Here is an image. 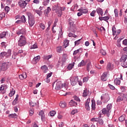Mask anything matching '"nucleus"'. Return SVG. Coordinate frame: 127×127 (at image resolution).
Listing matches in <instances>:
<instances>
[{
  "mask_svg": "<svg viewBox=\"0 0 127 127\" xmlns=\"http://www.w3.org/2000/svg\"><path fill=\"white\" fill-rule=\"evenodd\" d=\"M53 11L55 10L56 13L58 14V16H61L62 15V12L60 10V4L58 3H56L53 5L52 8Z\"/></svg>",
  "mask_w": 127,
  "mask_h": 127,
  "instance_id": "obj_1",
  "label": "nucleus"
},
{
  "mask_svg": "<svg viewBox=\"0 0 127 127\" xmlns=\"http://www.w3.org/2000/svg\"><path fill=\"white\" fill-rule=\"evenodd\" d=\"M27 15L28 17V22L30 27H32L33 25H34L35 23V19H34V16L31 13L28 12Z\"/></svg>",
  "mask_w": 127,
  "mask_h": 127,
  "instance_id": "obj_2",
  "label": "nucleus"
},
{
  "mask_svg": "<svg viewBox=\"0 0 127 127\" xmlns=\"http://www.w3.org/2000/svg\"><path fill=\"white\" fill-rule=\"evenodd\" d=\"M27 43L26 38L24 35H21L19 38V40L18 41V45L20 47H22L24 46Z\"/></svg>",
  "mask_w": 127,
  "mask_h": 127,
  "instance_id": "obj_3",
  "label": "nucleus"
},
{
  "mask_svg": "<svg viewBox=\"0 0 127 127\" xmlns=\"http://www.w3.org/2000/svg\"><path fill=\"white\" fill-rule=\"evenodd\" d=\"M10 66H11V62H5L2 63L0 67V72H1V71H6Z\"/></svg>",
  "mask_w": 127,
  "mask_h": 127,
  "instance_id": "obj_4",
  "label": "nucleus"
},
{
  "mask_svg": "<svg viewBox=\"0 0 127 127\" xmlns=\"http://www.w3.org/2000/svg\"><path fill=\"white\" fill-rule=\"evenodd\" d=\"M70 83L72 86H75L78 84V82H79V77L78 76H73L70 77Z\"/></svg>",
  "mask_w": 127,
  "mask_h": 127,
  "instance_id": "obj_5",
  "label": "nucleus"
},
{
  "mask_svg": "<svg viewBox=\"0 0 127 127\" xmlns=\"http://www.w3.org/2000/svg\"><path fill=\"white\" fill-rule=\"evenodd\" d=\"M101 101H103L104 103H108L110 100V95L108 94H103L101 96Z\"/></svg>",
  "mask_w": 127,
  "mask_h": 127,
  "instance_id": "obj_6",
  "label": "nucleus"
},
{
  "mask_svg": "<svg viewBox=\"0 0 127 127\" xmlns=\"http://www.w3.org/2000/svg\"><path fill=\"white\" fill-rule=\"evenodd\" d=\"M121 30L120 29L117 30L116 28V26L113 25L112 27V32H113V35L115 36V35H119L120 33L121 32Z\"/></svg>",
  "mask_w": 127,
  "mask_h": 127,
  "instance_id": "obj_7",
  "label": "nucleus"
},
{
  "mask_svg": "<svg viewBox=\"0 0 127 127\" xmlns=\"http://www.w3.org/2000/svg\"><path fill=\"white\" fill-rule=\"evenodd\" d=\"M19 6H20L22 8H24L25 6H26V5L27 4V3L25 1L23 0H20L18 2Z\"/></svg>",
  "mask_w": 127,
  "mask_h": 127,
  "instance_id": "obj_8",
  "label": "nucleus"
},
{
  "mask_svg": "<svg viewBox=\"0 0 127 127\" xmlns=\"http://www.w3.org/2000/svg\"><path fill=\"white\" fill-rule=\"evenodd\" d=\"M91 101V98H88L85 103V107L86 110L87 111H90V105H89V104H90V101Z\"/></svg>",
  "mask_w": 127,
  "mask_h": 127,
  "instance_id": "obj_9",
  "label": "nucleus"
},
{
  "mask_svg": "<svg viewBox=\"0 0 127 127\" xmlns=\"http://www.w3.org/2000/svg\"><path fill=\"white\" fill-rule=\"evenodd\" d=\"M107 77H108V72H105L103 73L101 77V80L102 81H106L107 80Z\"/></svg>",
  "mask_w": 127,
  "mask_h": 127,
  "instance_id": "obj_10",
  "label": "nucleus"
},
{
  "mask_svg": "<svg viewBox=\"0 0 127 127\" xmlns=\"http://www.w3.org/2000/svg\"><path fill=\"white\" fill-rule=\"evenodd\" d=\"M16 34L18 35L19 36H21V35H24V34H25V30L24 29H22L20 30H18L16 31Z\"/></svg>",
  "mask_w": 127,
  "mask_h": 127,
  "instance_id": "obj_11",
  "label": "nucleus"
},
{
  "mask_svg": "<svg viewBox=\"0 0 127 127\" xmlns=\"http://www.w3.org/2000/svg\"><path fill=\"white\" fill-rule=\"evenodd\" d=\"M96 12L98 13V15H101V16H103V15L104 14L103 9L100 7H98L96 9Z\"/></svg>",
  "mask_w": 127,
  "mask_h": 127,
  "instance_id": "obj_12",
  "label": "nucleus"
},
{
  "mask_svg": "<svg viewBox=\"0 0 127 127\" xmlns=\"http://www.w3.org/2000/svg\"><path fill=\"white\" fill-rule=\"evenodd\" d=\"M39 116H41L42 122L45 120V115H44V112L43 111H41L39 112Z\"/></svg>",
  "mask_w": 127,
  "mask_h": 127,
  "instance_id": "obj_13",
  "label": "nucleus"
},
{
  "mask_svg": "<svg viewBox=\"0 0 127 127\" xmlns=\"http://www.w3.org/2000/svg\"><path fill=\"white\" fill-rule=\"evenodd\" d=\"M68 24H69L70 28H74L75 27V24H74V22L73 21V20H72V18L69 19Z\"/></svg>",
  "mask_w": 127,
  "mask_h": 127,
  "instance_id": "obj_14",
  "label": "nucleus"
},
{
  "mask_svg": "<svg viewBox=\"0 0 127 127\" xmlns=\"http://www.w3.org/2000/svg\"><path fill=\"white\" fill-rule=\"evenodd\" d=\"M77 102L72 100L69 102V105L70 106V107H77Z\"/></svg>",
  "mask_w": 127,
  "mask_h": 127,
  "instance_id": "obj_15",
  "label": "nucleus"
},
{
  "mask_svg": "<svg viewBox=\"0 0 127 127\" xmlns=\"http://www.w3.org/2000/svg\"><path fill=\"white\" fill-rule=\"evenodd\" d=\"M110 113L111 112L109 111V110H107V109L104 108L102 109V114H103L104 115L106 114L107 115V117H109Z\"/></svg>",
  "mask_w": 127,
  "mask_h": 127,
  "instance_id": "obj_16",
  "label": "nucleus"
},
{
  "mask_svg": "<svg viewBox=\"0 0 127 127\" xmlns=\"http://www.w3.org/2000/svg\"><path fill=\"white\" fill-rule=\"evenodd\" d=\"M50 11H51V8H50V7H48L44 12L45 16L48 17V15L49 14V12H50Z\"/></svg>",
  "mask_w": 127,
  "mask_h": 127,
  "instance_id": "obj_17",
  "label": "nucleus"
},
{
  "mask_svg": "<svg viewBox=\"0 0 127 127\" xmlns=\"http://www.w3.org/2000/svg\"><path fill=\"white\" fill-rule=\"evenodd\" d=\"M125 97H127V95H125L124 94H123V96H119L117 98V102H122V101L124 100V98Z\"/></svg>",
  "mask_w": 127,
  "mask_h": 127,
  "instance_id": "obj_18",
  "label": "nucleus"
},
{
  "mask_svg": "<svg viewBox=\"0 0 127 127\" xmlns=\"http://www.w3.org/2000/svg\"><path fill=\"white\" fill-rule=\"evenodd\" d=\"M27 75L26 72L23 73L22 74L19 75V78L20 80H23L24 79H26Z\"/></svg>",
  "mask_w": 127,
  "mask_h": 127,
  "instance_id": "obj_19",
  "label": "nucleus"
},
{
  "mask_svg": "<svg viewBox=\"0 0 127 127\" xmlns=\"http://www.w3.org/2000/svg\"><path fill=\"white\" fill-rule=\"evenodd\" d=\"M61 87L63 92H64V91H66V90H67V85L65 83H62V82H61Z\"/></svg>",
  "mask_w": 127,
  "mask_h": 127,
  "instance_id": "obj_20",
  "label": "nucleus"
},
{
  "mask_svg": "<svg viewBox=\"0 0 127 127\" xmlns=\"http://www.w3.org/2000/svg\"><path fill=\"white\" fill-rule=\"evenodd\" d=\"M114 69V65L111 63H108L107 65V70L110 71V70H113Z\"/></svg>",
  "mask_w": 127,
  "mask_h": 127,
  "instance_id": "obj_21",
  "label": "nucleus"
},
{
  "mask_svg": "<svg viewBox=\"0 0 127 127\" xmlns=\"http://www.w3.org/2000/svg\"><path fill=\"white\" fill-rule=\"evenodd\" d=\"M56 90H61V81H58L56 83L55 87Z\"/></svg>",
  "mask_w": 127,
  "mask_h": 127,
  "instance_id": "obj_22",
  "label": "nucleus"
},
{
  "mask_svg": "<svg viewBox=\"0 0 127 127\" xmlns=\"http://www.w3.org/2000/svg\"><path fill=\"white\" fill-rule=\"evenodd\" d=\"M78 11L80 12H82V13H88V9L84 8H81L78 10Z\"/></svg>",
  "mask_w": 127,
  "mask_h": 127,
  "instance_id": "obj_23",
  "label": "nucleus"
},
{
  "mask_svg": "<svg viewBox=\"0 0 127 127\" xmlns=\"http://www.w3.org/2000/svg\"><path fill=\"white\" fill-rule=\"evenodd\" d=\"M41 68L42 69L44 73H47V71H48V67L46 65L42 66Z\"/></svg>",
  "mask_w": 127,
  "mask_h": 127,
  "instance_id": "obj_24",
  "label": "nucleus"
},
{
  "mask_svg": "<svg viewBox=\"0 0 127 127\" xmlns=\"http://www.w3.org/2000/svg\"><path fill=\"white\" fill-rule=\"evenodd\" d=\"M87 64V62H85L84 60H82L81 62L78 64V67H83Z\"/></svg>",
  "mask_w": 127,
  "mask_h": 127,
  "instance_id": "obj_25",
  "label": "nucleus"
},
{
  "mask_svg": "<svg viewBox=\"0 0 127 127\" xmlns=\"http://www.w3.org/2000/svg\"><path fill=\"white\" fill-rule=\"evenodd\" d=\"M127 59V55H124L122 56L120 61L121 62H126Z\"/></svg>",
  "mask_w": 127,
  "mask_h": 127,
  "instance_id": "obj_26",
  "label": "nucleus"
},
{
  "mask_svg": "<svg viewBox=\"0 0 127 127\" xmlns=\"http://www.w3.org/2000/svg\"><path fill=\"white\" fill-rule=\"evenodd\" d=\"M89 94V90L87 89V88H85L84 90H83V92L82 94V96L83 97H87L88 96V94Z\"/></svg>",
  "mask_w": 127,
  "mask_h": 127,
  "instance_id": "obj_27",
  "label": "nucleus"
},
{
  "mask_svg": "<svg viewBox=\"0 0 127 127\" xmlns=\"http://www.w3.org/2000/svg\"><path fill=\"white\" fill-rule=\"evenodd\" d=\"M60 107L61 108H62L63 109H64V108H66L67 106V104L65 102H61L59 104Z\"/></svg>",
  "mask_w": 127,
  "mask_h": 127,
  "instance_id": "obj_28",
  "label": "nucleus"
},
{
  "mask_svg": "<svg viewBox=\"0 0 127 127\" xmlns=\"http://www.w3.org/2000/svg\"><path fill=\"white\" fill-rule=\"evenodd\" d=\"M91 102H92V104H91L92 110H93V111H95V110H96V103L95 102V100H92Z\"/></svg>",
  "mask_w": 127,
  "mask_h": 127,
  "instance_id": "obj_29",
  "label": "nucleus"
},
{
  "mask_svg": "<svg viewBox=\"0 0 127 127\" xmlns=\"http://www.w3.org/2000/svg\"><path fill=\"white\" fill-rule=\"evenodd\" d=\"M114 84L117 85H119L121 84V80H120V78H116L114 80Z\"/></svg>",
  "mask_w": 127,
  "mask_h": 127,
  "instance_id": "obj_30",
  "label": "nucleus"
},
{
  "mask_svg": "<svg viewBox=\"0 0 127 127\" xmlns=\"http://www.w3.org/2000/svg\"><path fill=\"white\" fill-rule=\"evenodd\" d=\"M57 53H61L63 51V48L62 46H59L57 47Z\"/></svg>",
  "mask_w": 127,
  "mask_h": 127,
  "instance_id": "obj_31",
  "label": "nucleus"
},
{
  "mask_svg": "<svg viewBox=\"0 0 127 127\" xmlns=\"http://www.w3.org/2000/svg\"><path fill=\"white\" fill-rule=\"evenodd\" d=\"M52 55H49L48 56L45 55L43 57V59H44V60H49L51 58H52Z\"/></svg>",
  "mask_w": 127,
  "mask_h": 127,
  "instance_id": "obj_32",
  "label": "nucleus"
},
{
  "mask_svg": "<svg viewBox=\"0 0 127 127\" xmlns=\"http://www.w3.org/2000/svg\"><path fill=\"white\" fill-rule=\"evenodd\" d=\"M6 90V86L5 84H3L0 87V91H3V92H5Z\"/></svg>",
  "mask_w": 127,
  "mask_h": 127,
  "instance_id": "obj_33",
  "label": "nucleus"
},
{
  "mask_svg": "<svg viewBox=\"0 0 127 127\" xmlns=\"http://www.w3.org/2000/svg\"><path fill=\"white\" fill-rule=\"evenodd\" d=\"M64 48H66V47L69 46V40H65L64 41Z\"/></svg>",
  "mask_w": 127,
  "mask_h": 127,
  "instance_id": "obj_34",
  "label": "nucleus"
},
{
  "mask_svg": "<svg viewBox=\"0 0 127 127\" xmlns=\"http://www.w3.org/2000/svg\"><path fill=\"white\" fill-rule=\"evenodd\" d=\"M6 36V32H3L2 33L0 34V39H2Z\"/></svg>",
  "mask_w": 127,
  "mask_h": 127,
  "instance_id": "obj_35",
  "label": "nucleus"
},
{
  "mask_svg": "<svg viewBox=\"0 0 127 127\" xmlns=\"http://www.w3.org/2000/svg\"><path fill=\"white\" fill-rule=\"evenodd\" d=\"M112 108H113V105H112V104H109L107 106V109L108 110V112H110V113L111 112H112V111L111 110H112Z\"/></svg>",
  "mask_w": 127,
  "mask_h": 127,
  "instance_id": "obj_36",
  "label": "nucleus"
},
{
  "mask_svg": "<svg viewBox=\"0 0 127 127\" xmlns=\"http://www.w3.org/2000/svg\"><path fill=\"white\" fill-rule=\"evenodd\" d=\"M34 61L35 62V63H37L39 60H40V56H37L33 58Z\"/></svg>",
  "mask_w": 127,
  "mask_h": 127,
  "instance_id": "obj_37",
  "label": "nucleus"
},
{
  "mask_svg": "<svg viewBox=\"0 0 127 127\" xmlns=\"http://www.w3.org/2000/svg\"><path fill=\"white\" fill-rule=\"evenodd\" d=\"M97 125H100V126H103L104 125V121L102 119H98L97 121Z\"/></svg>",
  "mask_w": 127,
  "mask_h": 127,
  "instance_id": "obj_38",
  "label": "nucleus"
},
{
  "mask_svg": "<svg viewBox=\"0 0 127 127\" xmlns=\"http://www.w3.org/2000/svg\"><path fill=\"white\" fill-rule=\"evenodd\" d=\"M17 100H18V95H16L15 99L13 100V101L12 103V104L13 106H15V105H16V103H17Z\"/></svg>",
  "mask_w": 127,
  "mask_h": 127,
  "instance_id": "obj_39",
  "label": "nucleus"
},
{
  "mask_svg": "<svg viewBox=\"0 0 127 127\" xmlns=\"http://www.w3.org/2000/svg\"><path fill=\"white\" fill-rule=\"evenodd\" d=\"M21 21H22V23H25V22H26V18L25 17V16L22 15L21 17Z\"/></svg>",
  "mask_w": 127,
  "mask_h": 127,
  "instance_id": "obj_40",
  "label": "nucleus"
},
{
  "mask_svg": "<svg viewBox=\"0 0 127 127\" xmlns=\"http://www.w3.org/2000/svg\"><path fill=\"white\" fill-rule=\"evenodd\" d=\"M6 55V52H2L0 53V59H2L4 56Z\"/></svg>",
  "mask_w": 127,
  "mask_h": 127,
  "instance_id": "obj_41",
  "label": "nucleus"
},
{
  "mask_svg": "<svg viewBox=\"0 0 127 127\" xmlns=\"http://www.w3.org/2000/svg\"><path fill=\"white\" fill-rule=\"evenodd\" d=\"M14 94H15V90L13 89H12V90H11L9 93V96L10 97H12Z\"/></svg>",
  "mask_w": 127,
  "mask_h": 127,
  "instance_id": "obj_42",
  "label": "nucleus"
},
{
  "mask_svg": "<svg viewBox=\"0 0 127 127\" xmlns=\"http://www.w3.org/2000/svg\"><path fill=\"white\" fill-rule=\"evenodd\" d=\"M11 55V50L9 49L7 51V52H6L5 56L6 57H9Z\"/></svg>",
  "mask_w": 127,
  "mask_h": 127,
  "instance_id": "obj_43",
  "label": "nucleus"
},
{
  "mask_svg": "<svg viewBox=\"0 0 127 127\" xmlns=\"http://www.w3.org/2000/svg\"><path fill=\"white\" fill-rule=\"evenodd\" d=\"M74 64H75V63H73L72 64H69L67 66L68 70L72 69L73 68V67H74Z\"/></svg>",
  "mask_w": 127,
  "mask_h": 127,
  "instance_id": "obj_44",
  "label": "nucleus"
},
{
  "mask_svg": "<svg viewBox=\"0 0 127 127\" xmlns=\"http://www.w3.org/2000/svg\"><path fill=\"white\" fill-rule=\"evenodd\" d=\"M8 117L10 118H14V119H16V118H17V115H16V114L14 113V114H10Z\"/></svg>",
  "mask_w": 127,
  "mask_h": 127,
  "instance_id": "obj_45",
  "label": "nucleus"
},
{
  "mask_svg": "<svg viewBox=\"0 0 127 127\" xmlns=\"http://www.w3.org/2000/svg\"><path fill=\"white\" fill-rule=\"evenodd\" d=\"M126 120V115H123L119 118L120 122H124Z\"/></svg>",
  "mask_w": 127,
  "mask_h": 127,
  "instance_id": "obj_46",
  "label": "nucleus"
},
{
  "mask_svg": "<svg viewBox=\"0 0 127 127\" xmlns=\"http://www.w3.org/2000/svg\"><path fill=\"white\" fill-rule=\"evenodd\" d=\"M114 13L115 17H119V10L118 9H115Z\"/></svg>",
  "mask_w": 127,
  "mask_h": 127,
  "instance_id": "obj_47",
  "label": "nucleus"
},
{
  "mask_svg": "<svg viewBox=\"0 0 127 127\" xmlns=\"http://www.w3.org/2000/svg\"><path fill=\"white\" fill-rule=\"evenodd\" d=\"M56 115V111H52L50 112V116L51 117H54Z\"/></svg>",
  "mask_w": 127,
  "mask_h": 127,
  "instance_id": "obj_48",
  "label": "nucleus"
},
{
  "mask_svg": "<svg viewBox=\"0 0 127 127\" xmlns=\"http://www.w3.org/2000/svg\"><path fill=\"white\" fill-rule=\"evenodd\" d=\"M121 65H122V67H123L124 68H127V62H122Z\"/></svg>",
  "mask_w": 127,
  "mask_h": 127,
  "instance_id": "obj_49",
  "label": "nucleus"
},
{
  "mask_svg": "<svg viewBox=\"0 0 127 127\" xmlns=\"http://www.w3.org/2000/svg\"><path fill=\"white\" fill-rule=\"evenodd\" d=\"M4 9L5 12H6V13H8V12L10 10V8H9L8 6H5Z\"/></svg>",
  "mask_w": 127,
  "mask_h": 127,
  "instance_id": "obj_50",
  "label": "nucleus"
},
{
  "mask_svg": "<svg viewBox=\"0 0 127 127\" xmlns=\"http://www.w3.org/2000/svg\"><path fill=\"white\" fill-rule=\"evenodd\" d=\"M81 50V48H79V49L75 50L73 52V55H77L79 52H80V51Z\"/></svg>",
  "mask_w": 127,
  "mask_h": 127,
  "instance_id": "obj_51",
  "label": "nucleus"
},
{
  "mask_svg": "<svg viewBox=\"0 0 127 127\" xmlns=\"http://www.w3.org/2000/svg\"><path fill=\"white\" fill-rule=\"evenodd\" d=\"M100 53L101 54H102V55H103L104 56H105V55L107 54L106 51L104 50L103 49L100 50Z\"/></svg>",
  "mask_w": 127,
  "mask_h": 127,
  "instance_id": "obj_52",
  "label": "nucleus"
},
{
  "mask_svg": "<svg viewBox=\"0 0 127 127\" xmlns=\"http://www.w3.org/2000/svg\"><path fill=\"white\" fill-rule=\"evenodd\" d=\"M36 48H37V44H34L30 47V49H35Z\"/></svg>",
  "mask_w": 127,
  "mask_h": 127,
  "instance_id": "obj_53",
  "label": "nucleus"
},
{
  "mask_svg": "<svg viewBox=\"0 0 127 127\" xmlns=\"http://www.w3.org/2000/svg\"><path fill=\"white\" fill-rule=\"evenodd\" d=\"M108 87H110V89H111V90H115L116 89V88L115 87V86H114V85L109 84H108Z\"/></svg>",
  "mask_w": 127,
  "mask_h": 127,
  "instance_id": "obj_54",
  "label": "nucleus"
},
{
  "mask_svg": "<svg viewBox=\"0 0 127 127\" xmlns=\"http://www.w3.org/2000/svg\"><path fill=\"white\" fill-rule=\"evenodd\" d=\"M40 26L41 28H42V29H43V30H44V29H45V25L44 24L40 23Z\"/></svg>",
  "mask_w": 127,
  "mask_h": 127,
  "instance_id": "obj_55",
  "label": "nucleus"
},
{
  "mask_svg": "<svg viewBox=\"0 0 127 127\" xmlns=\"http://www.w3.org/2000/svg\"><path fill=\"white\" fill-rule=\"evenodd\" d=\"M80 42H81V39H79L77 41H75L74 42V44H75V45H79V44H80Z\"/></svg>",
  "mask_w": 127,
  "mask_h": 127,
  "instance_id": "obj_56",
  "label": "nucleus"
},
{
  "mask_svg": "<svg viewBox=\"0 0 127 127\" xmlns=\"http://www.w3.org/2000/svg\"><path fill=\"white\" fill-rule=\"evenodd\" d=\"M68 36L69 37H77V36L74 35V34H73V33H69L68 34Z\"/></svg>",
  "mask_w": 127,
  "mask_h": 127,
  "instance_id": "obj_57",
  "label": "nucleus"
},
{
  "mask_svg": "<svg viewBox=\"0 0 127 127\" xmlns=\"http://www.w3.org/2000/svg\"><path fill=\"white\" fill-rule=\"evenodd\" d=\"M76 113H78V110L77 109L73 110L71 111V115H75L76 114Z\"/></svg>",
  "mask_w": 127,
  "mask_h": 127,
  "instance_id": "obj_58",
  "label": "nucleus"
},
{
  "mask_svg": "<svg viewBox=\"0 0 127 127\" xmlns=\"http://www.w3.org/2000/svg\"><path fill=\"white\" fill-rule=\"evenodd\" d=\"M73 99H74L75 101H77V102H80V98L78 96H74Z\"/></svg>",
  "mask_w": 127,
  "mask_h": 127,
  "instance_id": "obj_59",
  "label": "nucleus"
},
{
  "mask_svg": "<svg viewBox=\"0 0 127 127\" xmlns=\"http://www.w3.org/2000/svg\"><path fill=\"white\" fill-rule=\"evenodd\" d=\"M98 120H99V118H92V119H91V122H96L97 123Z\"/></svg>",
  "mask_w": 127,
  "mask_h": 127,
  "instance_id": "obj_60",
  "label": "nucleus"
},
{
  "mask_svg": "<svg viewBox=\"0 0 127 127\" xmlns=\"http://www.w3.org/2000/svg\"><path fill=\"white\" fill-rule=\"evenodd\" d=\"M49 0H46L44 1L43 2V4L44 5H47V4H48L49 3Z\"/></svg>",
  "mask_w": 127,
  "mask_h": 127,
  "instance_id": "obj_61",
  "label": "nucleus"
},
{
  "mask_svg": "<svg viewBox=\"0 0 127 127\" xmlns=\"http://www.w3.org/2000/svg\"><path fill=\"white\" fill-rule=\"evenodd\" d=\"M89 80V78L87 77H84L83 78V83H86V82H88V80Z\"/></svg>",
  "mask_w": 127,
  "mask_h": 127,
  "instance_id": "obj_62",
  "label": "nucleus"
},
{
  "mask_svg": "<svg viewBox=\"0 0 127 127\" xmlns=\"http://www.w3.org/2000/svg\"><path fill=\"white\" fill-rule=\"evenodd\" d=\"M95 13H96V10H94L90 13L91 16H95Z\"/></svg>",
  "mask_w": 127,
  "mask_h": 127,
  "instance_id": "obj_63",
  "label": "nucleus"
},
{
  "mask_svg": "<svg viewBox=\"0 0 127 127\" xmlns=\"http://www.w3.org/2000/svg\"><path fill=\"white\" fill-rule=\"evenodd\" d=\"M123 44L124 45L127 46V39H126L123 41Z\"/></svg>",
  "mask_w": 127,
  "mask_h": 127,
  "instance_id": "obj_64",
  "label": "nucleus"
}]
</instances>
